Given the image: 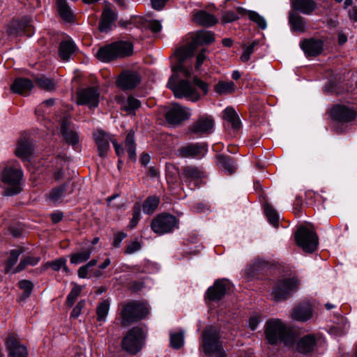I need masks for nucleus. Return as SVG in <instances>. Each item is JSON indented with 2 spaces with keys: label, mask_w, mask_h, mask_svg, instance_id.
Wrapping results in <instances>:
<instances>
[{
  "label": "nucleus",
  "mask_w": 357,
  "mask_h": 357,
  "mask_svg": "<svg viewBox=\"0 0 357 357\" xmlns=\"http://www.w3.org/2000/svg\"><path fill=\"white\" fill-rule=\"evenodd\" d=\"M214 40V34L212 32L201 30L196 33L191 43L176 50V62L172 68L174 74L167 83V86L172 90L175 97L178 98H186L192 102H197L199 100V93L189 81L182 79L178 84H176L178 79L176 73H181L184 77H189L192 73V68L191 66H186L184 63L185 61L192 56L198 45L210 44Z\"/></svg>",
  "instance_id": "nucleus-1"
},
{
  "label": "nucleus",
  "mask_w": 357,
  "mask_h": 357,
  "mask_svg": "<svg viewBox=\"0 0 357 357\" xmlns=\"http://www.w3.org/2000/svg\"><path fill=\"white\" fill-rule=\"evenodd\" d=\"M1 181L5 184L3 195L14 196L23 190L24 179L22 170L17 162L8 165L1 172Z\"/></svg>",
  "instance_id": "nucleus-2"
},
{
  "label": "nucleus",
  "mask_w": 357,
  "mask_h": 357,
  "mask_svg": "<svg viewBox=\"0 0 357 357\" xmlns=\"http://www.w3.org/2000/svg\"><path fill=\"white\" fill-rule=\"evenodd\" d=\"M201 345L204 354L211 357H227L220 341V331L213 326L206 327L201 337Z\"/></svg>",
  "instance_id": "nucleus-3"
},
{
  "label": "nucleus",
  "mask_w": 357,
  "mask_h": 357,
  "mask_svg": "<svg viewBox=\"0 0 357 357\" xmlns=\"http://www.w3.org/2000/svg\"><path fill=\"white\" fill-rule=\"evenodd\" d=\"M265 335L268 342L271 344H275L278 342L288 344L292 341L290 328L278 319H273L266 321Z\"/></svg>",
  "instance_id": "nucleus-4"
},
{
  "label": "nucleus",
  "mask_w": 357,
  "mask_h": 357,
  "mask_svg": "<svg viewBox=\"0 0 357 357\" xmlns=\"http://www.w3.org/2000/svg\"><path fill=\"white\" fill-rule=\"evenodd\" d=\"M149 312V307L145 303L135 301L123 303L120 312L121 324L128 326L145 318Z\"/></svg>",
  "instance_id": "nucleus-5"
},
{
  "label": "nucleus",
  "mask_w": 357,
  "mask_h": 357,
  "mask_svg": "<svg viewBox=\"0 0 357 357\" xmlns=\"http://www.w3.org/2000/svg\"><path fill=\"white\" fill-rule=\"evenodd\" d=\"M132 45L127 41H117L100 47L96 53L97 58L103 62H108L118 57L132 54Z\"/></svg>",
  "instance_id": "nucleus-6"
},
{
  "label": "nucleus",
  "mask_w": 357,
  "mask_h": 357,
  "mask_svg": "<svg viewBox=\"0 0 357 357\" xmlns=\"http://www.w3.org/2000/svg\"><path fill=\"white\" fill-rule=\"evenodd\" d=\"M145 338L146 334L142 328L133 327L123 337L121 347L130 354H136L142 349Z\"/></svg>",
  "instance_id": "nucleus-7"
},
{
  "label": "nucleus",
  "mask_w": 357,
  "mask_h": 357,
  "mask_svg": "<svg viewBox=\"0 0 357 357\" xmlns=\"http://www.w3.org/2000/svg\"><path fill=\"white\" fill-rule=\"evenodd\" d=\"M296 244L307 253L314 252L318 246L319 239L315 231L305 226L299 227L295 233Z\"/></svg>",
  "instance_id": "nucleus-8"
},
{
  "label": "nucleus",
  "mask_w": 357,
  "mask_h": 357,
  "mask_svg": "<svg viewBox=\"0 0 357 357\" xmlns=\"http://www.w3.org/2000/svg\"><path fill=\"white\" fill-rule=\"evenodd\" d=\"M179 220L173 215L160 213L154 217L151 222V230L158 234L163 235L172 233L178 228Z\"/></svg>",
  "instance_id": "nucleus-9"
},
{
  "label": "nucleus",
  "mask_w": 357,
  "mask_h": 357,
  "mask_svg": "<svg viewBox=\"0 0 357 357\" xmlns=\"http://www.w3.org/2000/svg\"><path fill=\"white\" fill-rule=\"evenodd\" d=\"M93 139L98 146L99 156L104 158L106 156L107 151L110 149L109 142H111L114 147L115 152L119 157L124 154V149L117 141L112 137V136L102 130H98L93 133Z\"/></svg>",
  "instance_id": "nucleus-10"
},
{
  "label": "nucleus",
  "mask_w": 357,
  "mask_h": 357,
  "mask_svg": "<svg viewBox=\"0 0 357 357\" xmlns=\"http://www.w3.org/2000/svg\"><path fill=\"white\" fill-rule=\"evenodd\" d=\"M299 284L296 278L279 280L273 290L274 299L278 301L287 299L297 290Z\"/></svg>",
  "instance_id": "nucleus-11"
},
{
  "label": "nucleus",
  "mask_w": 357,
  "mask_h": 357,
  "mask_svg": "<svg viewBox=\"0 0 357 357\" xmlns=\"http://www.w3.org/2000/svg\"><path fill=\"white\" fill-rule=\"evenodd\" d=\"M332 118L340 123H350L355 120L357 116V110L351 106L337 104L331 109Z\"/></svg>",
  "instance_id": "nucleus-12"
},
{
  "label": "nucleus",
  "mask_w": 357,
  "mask_h": 357,
  "mask_svg": "<svg viewBox=\"0 0 357 357\" xmlns=\"http://www.w3.org/2000/svg\"><path fill=\"white\" fill-rule=\"evenodd\" d=\"M100 92L96 87L90 86L82 89L77 92V103L81 105H86L90 108H96L98 106Z\"/></svg>",
  "instance_id": "nucleus-13"
},
{
  "label": "nucleus",
  "mask_w": 357,
  "mask_h": 357,
  "mask_svg": "<svg viewBox=\"0 0 357 357\" xmlns=\"http://www.w3.org/2000/svg\"><path fill=\"white\" fill-rule=\"evenodd\" d=\"M215 126L214 119L211 116L202 115L190 126L189 132L198 137L211 134Z\"/></svg>",
  "instance_id": "nucleus-14"
},
{
  "label": "nucleus",
  "mask_w": 357,
  "mask_h": 357,
  "mask_svg": "<svg viewBox=\"0 0 357 357\" xmlns=\"http://www.w3.org/2000/svg\"><path fill=\"white\" fill-rule=\"evenodd\" d=\"M231 283L225 279H218L206 292L205 298L210 301L221 300L231 289Z\"/></svg>",
  "instance_id": "nucleus-15"
},
{
  "label": "nucleus",
  "mask_w": 357,
  "mask_h": 357,
  "mask_svg": "<svg viewBox=\"0 0 357 357\" xmlns=\"http://www.w3.org/2000/svg\"><path fill=\"white\" fill-rule=\"evenodd\" d=\"M208 151L207 146L202 143L188 144L177 150V155L181 158H201Z\"/></svg>",
  "instance_id": "nucleus-16"
},
{
  "label": "nucleus",
  "mask_w": 357,
  "mask_h": 357,
  "mask_svg": "<svg viewBox=\"0 0 357 357\" xmlns=\"http://www.w3.org/2000/svg\"><path fill=\"white\" fill-rule=\"evenodd\" d=\"M190 110L178 104L174 103L166 114V119L170 124L178 125L184 120L189 119Z\"/></svg>",
  "instance_id": "nucleus-17"
},
{
  "label": "nucleus",
  "mask_w": 357,
  "mask_h": 357,
  "mask_svg": "<svg viewBox=\"0 0 357 357\" xmlns=\"http://www.w3.org/2000/svg\"><path fill=\"white\" fill-rule=\"evenodd\" d=\"M7 33L11 37L23 34L30 37L33 33V29L26 21H13L8 26Z\"/></svg>",
  "instance_id": "nucleus-18"
},
{
  "label": "nucleus",
  "mask_w": 357,
  "mask_h": 357,
  "mask_svg": "<svg viewBox=\"0 0 357 357\" xmlns=\"http://www.w3.org/2000/svg\"><path fill=\"white\" fill-rule=\"evenodd\" d=\"M141 78L138 73L134 71H124L119 77L116 83L123 90L131 89L137 86Z\"/></svg>",
  "instance_id": "nucleus-19"
},
{
  "label": "nucleus",
  "mask_w": 357,
  "mask_h": 357,
  "mask_svg": "<svg viewBox=\"0 0 357 357\" xmlns=\"http://www.w3.org/2000/svg\"><path fill=\"white\" fill-rule=\"evenodd\" d=\"M300 47L307 56H314L323 51L324 42L320 39H305L301 41Z\"/></svg>",
  "instance_id": "nucleus-20"
},
{
  "label": "nucleus",
  "mask_w": 357,
  "mask_h": 357,
  "mask_svg": "<svg viewBox=\"0 0 357 357\" xmlns=\"http://www.w3.org/2000/svg\"><path fill=\"white\" fill-rule=\"evenodd\" d=\"M178 174L183 181L185 183L193 182L195 186L204 176V174L201 169L192 166L184 167L181 169V172Z\"/></svg>",
  "instance_id": "nucleus-21"
},
{
  "label": "nucleus",
  "mask_w": 357,
  "mask_h": 357,
  "mask_svg": "<svg viewBox=\"0 0 357 357\" xmlns=\"http://www.w3.org/2000/svg\"><path fill=\"white\" fill-rule=\"evenodd\" d=\"M6 347L8 350V357H27L28 356L26 347L20 344L13 335L8 337Z\"/></svg>",
  "instance_id": "nucleus-22"
},
{
  "label": "nucleus",
  "mask_w": 357,
  "mask_h": 357,
  "mask_svg": "<svg viewBox=\"0 0 357 357\" xmlns=\"http://www.w3.org/2000/svg\"><path fill=\"white\" fill-rule=\"evenodd\" d=\"M76 50L77 46L74 41L69 37L66 38L59 44V56L62 61H68Z\"/></svg>",
  "instance_id": "nucleus-23"
},
{
  "label": "nucleus",
  "mask_w": 357,
  "mask_h": 357,
  "mask_svg": "<svg viewBox=\"0 0 357 357\" xmlns=\"http://www.w3.org/2000/svg\"><path fill=\"white\" fill-rule=\"evenodd\" d=\"M312 316V307L309 303H304L294 307L291 313L294 320L298 321H306Z\"/></svg>",
  "instance_id": "nucleus-24"
},
{
  "label": "nucleus",
  "mask_w": 357,
  "mask_h": 357,
  "mask_svg": "<svg viewBox=\"0 0 357 357\" xmlns=\"http://www.w3.org/2000/svg\"><path fill=\"white\" fill-rule=\"evenodd\" d=\"M116 19L117 15L115 12L109 8H105L102 11L99 24L100 31L101 32H107L109 31Z\"/></svg>",
  "instance_id": "nucleus-25"
},
{
  "label": "nucleus",
  "mask_w": 357,
  "mask_h": 357,
  "mask_svg": "<svg viewBox=\"0 0 357 357\" xmlns=\"http://www.w3.org/2000/svg\"><path fill=\"white\" fill-rule=\"evenodd\" d=\"M317 344V339L314 334H307L301 337L297 342V350L302 354H308L313 351Z\"/></svg>",
  "instance_id": "nucleus-26"
},
{
  "label": "nucleus",
  "mask_w": 357,
  "mask_h": 357,
  "mask_svg": "<svg viewBox=\"0 0 357 357\" xmlns=\"http://www.w3.org/2000/svg\"><path fill=\"white\" fill-rule=\"evenodd\" d=\"M61 133L68 144L73 146L79 142V135L77 132L71 129L69 126V122L66 119H63L61 123Z\"/></svg>",
  "instance_id": "nucleus-27"
},
{
  "label": "nucleus",
  "mask_w": 357,
  "mask_h": 357,
  "mask_svg": "<svg viewBox=\"0 0 357 357\" xmlns=\"http://www.w3.org/2000/svg\"><path fill=\"white\" fill-rule=\"evenodd\" d=\"M33 87V84L30 79L26 78H18L15 80L11 89L15 93L22 96H28Z\"/></svg>",
  "instance_id": "nucleus-28"
},
{
  "label": "nucleus",
  "mask_w": 357,
  "mask_h": 357,
  "mask_svg": "<svg viewBox=\"0 0 357 357\" xmlns=\"http://www.w3.org/2000/svg\"><path fill=\"white\" fill-rule=\"evenodd\" d=\"M223 119L229 124L234 130H238L241 122L236 112L232 107H227L223 111Z\"/></svg>",
  "instance_id": "nucleus-29"
},
{
  "label": "nucleus",
  "mask_w": 357,
  "mask_h": 357,
  "mask_svg": "<svg viewBox=\"0 0 357 357\" xmlns=\"http://www.w3.org/2000/svg\"><path fill=\"white\" fill-rule=\"evenodd\" d=\"M57 10L63 20L72 22L74 20V14L68 4L66 0H56Z\"/></svg>",
  "instance_id": "nucleus-30"
},
{
  "label": "nucleus",
  "mask_w": 357,
  "mask_h": 357,
  "mask_svg": "<svg viewBox=\"0 0 357 357\" xmlns=\"http://www.w3.org/2000/svg\"><path fill=\"white\" fill-rule=\"evenodd\" d=\"M293 8L305 15H310L315 10L317 5L313 0H294Z\"/></svg>",
  "instance_id": "nucleus-31"
},
{
  "label": "nucleus",
  "mask_w": 357,
  "mask_h": 357,
  "mask_svg": "<svg viewBox=\"0 0 357 357\" xmlns=\"http://www.w3.org/2000/svg\"><path fill=\"white\" fill-rule=\"evenodd\" d=\"M217 162L228 174H232L237 169L236 162L230 157L224 155L216 156Z\"/></svg>",
  "instance_id": "nucleus-32"
},
{
  "label": "nucleus",
  "mask_w": 357,
  "mask_h": 357,
  "mask_svg": "<svg viewBox=\"0 0 357 357\" xmlns=\"http://www.w3.org/2000/svg\"><path fill=\"white\" fill-rule=\"evenodd\" d=\"M194 20L196 23L204 26H211L217 23L215 17L204 10H200L194 15Z\"/></svg>",
  "instance_id": "nucleus-33"
},
{
  "label": "nucleus",
  "mask_w": 357,
  "mask_h": 357,
  "mask_svg": "<svg viewBox=\"0 0 357 357\" xmlns=\"http://www.w3.org/2000/svg\"><path fill=\"white\" fill-rule=\"evenodd\" d=\"M291 28L294 31L304 32L306 29V22L304 18L295 12H291L289 16Z\"/></svg>",
  "instance_id": "nucleus-34"
},
{
  "label": "nucleus",
  "mask_w": 357,
  "mask_h": 357,
  "mask_svg": "<svg viewBox=\"0 0 357 357\" xmlns=\"http://www.w3.org/2000/svg\"><path fill=\"white\" fill-rule=\"evenodd\" d=\"M33 147L31 144L27 140L20 139L18 142L15 154L17 157L27 160L32 153Z\"/></svg>",
  "instance_id": "nucleus-35"
},
{
  "label": "nucleus",
  "mask_w": 357,
  "mask_h": 357,
  "mask_svg": "<svg viewBox=\"0 0 357 357\" xmlns=\"http://www.w3.org/2000/svg\"><path fill=\"white\" fill-rule=\"evenodd\" d=\"M92 247L77 251L70 255V261L73 264H79L86 261L91 257L92 253Z\"/></svg>",
  "instance_id": "nucleus-36"
},
{
  "label": "nucleus",
  "mask_w": 357,
  "mask_h": 357,
  "mask_svg": "<svg viewBox=\"0 0 357 357\" xmlns=\"http://www.w3.org/2000/svg\"><path fill=\"white\" fill-rule=\"evenodd\" d=\"M124 146L130 159L133 161L136 160V144L135 141V134L132 130H130L127 133Z\"/></svg>",
  "instance_id": "nucleus-37"
},
{
  "label": "nucleus",
  "mask_w": 357,
  "mask_h": 357,
  "mask_svg": "<svg viewBox=\"0 0 357 357\" xmlns=\"http://www.w3.org/2000/svg\"><path fill=\"white\" fill-rule=\"evenodd\" d=\"M22 249H15V250H11L10 257L6 262L5 271L6 273H14L13 271L15 269V268H13L17 263L18 258H19L20 255L22 254Z\"/></svg>",
  "instance_id": "nucleus-38"
},
{
  "label": "nucleus",
  "mask_w": 357,
  "mask_h": 357,
  "mask_svg": "<svg viewBox=\"0 0 357 357\" xmlns=\"http://www.w3.org/2000/svg\"><path fill=\"white\" fill-rule=\"evenodd\" d=\"M66 185H61L53 188L47 195V198L53 203H59L61 202L66 191Z\"/></svg>",
  "instance_id": "nucleus-39"
},
{
  "label": "nucleus",
  "mask_w": 357,
  "mask_h": 357,
  "mask_svg": "<svg viewBox=\"0 0 357 357\" xmlns=\"http://www.w3.org/2000/svg\"><path fill=\"white\" fill-rule=\"evenodd\" d=\"M159 199L157 197H149L142 204V209L144 213H153L159 204Z\"/></svg>",
  "instance_id": "nucleus-40"
},
{
  "label": "nucleus",
  "mask_w": 357,
  "mask_h": 357,
  "mask_svg": "<svg viewBox=\"0 0 357 357\" xmlns=\"http://www.w3.org/2000/svg\"><path fill=\"white\" fill-rule=\"evenodd\" d=\"M236 86L233 82L220 81L215 85V90L219 94H227L234 92Z\"/></svg>",
  "instance_id": "nucleus-41"
},
{
  "label": "nucleus",
  "mask_w": 357,
  "mask_h": 357,
  "mask_svg": "<svg viewBox=\"0 0 357 357\" xmlns=\"http://www.w3.org/2000/svg\"><path fill=\"white\" fill-rule=\"evenodd\" d=\"M170 344L174 349H178L184 344V331L170 333Z\"/></svg>",
  "instance_id": "nucleus-42"
},
{
  "label": "nucleus",
  "mask_w": 357,
  "mask_h": 357,
  "mask_svg": "<svg viewBox=\"0 0 357 357\" xmlns=\"http://www.w3.org/2000/svg\"><path fill=\"white\" fill-rule=\"evenodd\" d=\"M264 211L268 222L274 227H277L279 223V215L276 210L270 204H266L264 205Z\"/></svg>",
  "instance_id": "nucleus-43"
},
{
  "label": "nucleus",
  "mask_w": 357,
  "mask_h": 357,
  "mask_svg": "<svg viewBox=\"0 0 357 357\" xmlns=\"http://www.w3.org/2000/svg\"><path fill=\"white\" fill-rule=\"evenodd\" d=\"M109 310V303L108 301L105 300L100 303L96 309L97 320L100 322L105 321Z\"/></svg>",
  "instance_id": "nucleus-44"
},
{
  "label": "nucleus",
  "mask_w": 357,
  "mask_h": 357,
  "mask_svg": "<svg viewBox=\"0 0 357 357\" xmlns=\"http://www.w3.org/2000/svg\"><path fill=\"white\" fill-rule=\"evenodd\" d=\"M140 105V101L138 99L132 96H129L127 100L122 102L121 107L125 111L131 114L135 109L139 108Z\"/></svg>",
  "instance_id": "nucleus-45"
},
{
  "label": "nucleus",
  "mask_w": 357,
  "mask_h": 357,
  "mask_svg": "<svg viewBox=\"0 0 357 357\" xmlns=\"http://www.w3.org/2000/svg\"><path fill=\"white\" fill-rule=\"evenodd\" d=\"M34 82L40 88L47 90L52 91L55 88V83L53 79L45 77L43 75H40L34 79Z\"/></svg>",
  "instance_id": "nucleus-46"
},
{
  "label": "nucleus",
  "mask_w": 357,
  "mask_h": 357,
  "mask_svg": "<svg viewBox=\"0 0 357 357\" xmlns=\"http://www.w3.org/2000/svg\"><path fill=\"white\" fill-rule=\"evenodd\" d=\"M246 13L249 19L257 24L261 29H265L267 26V23L265 18L260 15L258 13L253 10H246Z\"/></svg>",
  "instance_id": "nucleus-47"
},
{
  "label": "nucleus",
  "mask_w": 357,
  "mask_h": 357,
  "mask_svg": "<svg viewBox=\"0 0 357 357\" xmlns=\"http://www.w3.org/2000/svg\"><path fill=\"white\" fill-rule=\"evenodd\" d=\"M38 257L28 256L20 261L13 273L20 272L24 270L28 265L36 266L39 261Z\"/></svg>",
  "instance_id": "nucleus-48"
},
{
  "label": "nucleus",
  "mask_w": 357,
  "mask_h": 357,
  "mask_svg": "<svg viewBox=\"0 0 357 357\" xmlns=\"http://www.w3.org/2000/svg\"><path fill=\"white\" fill-rule=\"evenodd\" d=\"M82 290V287L78 284H75L73 288L67 296L66 303L68 306L71 307L75 303L77 297L79 296Z\"/></svg>",
  "instance_id": "nucleus-49"
},
{
  "label": "nucleus",
  "mask_w": 357,
  "mask_h": 357,
  "mask_svg": "<svg viewBox=\"0 0 357 357\" xmlns=\"http://www.w3.org/2000/svg\"><path fill=\"white\" fill-rule=\"evenodd\" d=\"M19 287L21 289L24 291L21 296V298L24 299L27 298L30 296L33 290V285L31 281L23 280L19 282Z\"/></svg>",
  "instance_id": "nucleus-50"
},
{
  "label": "nucleus",
  "mask_w": 357,
  "mask_h": 357,
  "mask_svg": "<svg viewBox=\"0 0 357 357\" xmlns=\"http://www.w3.org/2000/svg\"><path fill=\"white\" fill-rule=\"evenodd\" d=\"M141 205L139 203H135L133 206V213L132 217L129 223V227L130 229H133L139 222L141 219Z\"/></svg>",
  "instance_id": "nucleus-51"
},
{
  "label": "nucleus",
  "mask_w": 357,
  "mask_h": 357,
  "mask_svg": "<svg viewBox=\"0 0 357 357\" xmlns=\"http://www.w3.org/2000/svg\"><path fill=\"white\" fill-rule=\"evenodd\" d=\"M66 260L63 258H59L56 260L49 261L46 264L47 267H51L54 271H58L61 268H63L65 271H68V268L66 266Z\"/></svg>",
  "instance_id": "nucleus-52"
},
{
  "label": "nucleus",
  "mask_w": 357,
  "mask_h": 357,
  "mask_svg": "<svg viewBox=\"0 0 357 357\" xmlns=\"http://www.w3.org/2000/svg\"><path fill=\"white\" fill-rule=\"evenodd\" d=\"M258 45V42L254 41L247 46L241 56V60L243 62H247L250 60L251 54L254 52L255 47Z\"/></svg>",
  "instance_id": "nucleus-53"
},
{
  "label": "nucleus",
  "mask_w": 357,
  "mask_h": 357,
  "mask_svg": "<svg viewBox=\"0 0 357 357\" xmlns=\"http://www.w3.org/2000/svg\"><path fill=\"white\" fill-rule=\"evenodd\" d=\"M54 104V99H48L45 101H43L39 106H38L36 109V114L38 116H43V107H52Z\"/></svg>",
  "instance_id": "nucleus-54"
},
{
  "label": "nucleus",
  "mask_w": 357,
  "mask_h": 357,
  "mask_svg": "<svg viewBox=\"0 0 357 357\" xmlns=\"http://www.w3.org/2000/svg\"><path fill=\"white\" fill-rule=\"evenodd\" d=\"M141 248L142 245L139 241H132L127 245L126 253L132 254L137 251H139L141 249Z\"/></svg>",
  "instance_id": "nucleus-55"
},
{
  "label": "nucleus",
  "mask_w": 357,
  "mask_h": 357,
  "mask_svg": "<svg viewBox=\"0 0 357 357\" xmlns=\"http://www.w3.org/2000/svg\"><path fill=\"white\" fill-rule=\"evenodd\" d=\"M84 305H85V301H84V300L80 301L76 305V306L73 308V310L71 312L70 317L74 319L77 318L80 315V314L82 312V310L83 309Z\"/></svg>",
  "instance_id": "nucleus-56"
},
{
  "label": "nucleus",
  "mask_w": 357,
  "mask_h": 357,
  "mask_svg": "<svg viewBox=\"0 0 357 357\" xmlns=\"http://www.w3.org/2000/svg\"><path fill=\"white\" fill-rule=\"evenodd\" d=\"M146 26L153 33H158L162 29L161 24L158 20H151L147 22Z\"/></svg>",
  "instance_id": "nucleus-57"
},
{
  "label": "nucleus",
  "mask_w": 357,
  "mask_h": 357,
  "mask_svg": "<svg viewBox=\"0 0 357 357\" xmlns=\"http://www.w3.org/2000/svg\"><path fill=\"white\" fill-rule=\"evenodd\" d=\"M127 236V234L123 231H120L114 235L112 245L115 248H119L121 241Z\"/></svg>",
  "instance_id": "nucleus-58"
},
{
  "label": "nucleus",
  "mask_w": 357,
  "mask_h": 357,
  "mask_svg": "<svg viewBox=\"0 0 357 357\" xmlns=\"http://www.w3.org/2000/svg\"><path fill=\"white\" fill-rule=\"evenodd\" d=\"M9 231L14 237H19L23 233V228L21 225H15L10 226L9 227Z\"/></svg>",
  "instance_id": "nucleus-59"
},
{
  "label": "nucleus",
  "mask_w": 357,
  "mask_h": 357,
  "mask_svg": "<svg viewBox=\"0 0 357 357\" xmlns=\"http://www.w3.org/2000/svg\"><path fill=\"white\" fill-rule=\"evenodd\" d=\"M260 323V319L258 315L251 317L248 320V326L252 331H255L259 324Z\"/></svg>",
  "instance_id": "nucleus-60"
},
{
  "label": "nucleus",
  "mask_w": 357,
  "mask_h": 357,
  "mask_svg": "<svg viewBox=\"0 0 357 357\" xmlns=\"http://www.w3.org/2000/svg\"><path fill=\"white\" fill-rule=\"evenodd\" d=\"M193 84L199 88L200 89H202L203 91V92L204 93V94H206L208 91V86L206 83H204V82H202L201 79H199V78L197 77H195L194 79H193Z\"/></svg>",
  "instance_id": "nucleus-61"
},
{
  "label": "nucleus",
  "mask_w": 357,
  "mask_h": 357,
  "mask_svg": "<svg viewBox=\"0 0 357 357\" xmlns=\"http://www.w3.org/2000/svg\"><path fill=\"white\" fill-rule=\"evenodd\" d=\"M223 21L225 22H231L238 19V16L232 11L226 12L223 17Z\"/></svg>",
  "instance_id": "nucleus-62"
},
{
  "label": "nucleus",
  "mask_w": 357,
  "mask_h": 357,
  "mask_svg": "<svg viewBox=\"0 0 357 357\" xmlns=\"http://www.w3.org/2000/svg\"><path fill=\"white\" fill-rule=\"evenodd\" d=\"M206 59L205 50L201 51L198 55L197 56V62L195 68L197 70H199L201 67L202 64Z\"/></svg>",
  "instance_id": "nucleus-63"
},
{
  "label": "nucleus",
  "mask_w": 357,
  "mask_h": 357,
  "mask_svg": "<svg viewBox=\"0 0 357 357\" xmlns=\"http://www.w3.org/2000/svg\"><path fill=\"white\" fill-rule=\"evenodd\" d=\"M144 287V282L142 281H134L130 284V288L134 291H138L142 290Z\"/></svg>",
  "instance_id": "nucleus-64"
}]
</instances>
